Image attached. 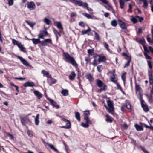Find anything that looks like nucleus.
Wrapping results in <instances>:
<instances>
[{"label": "nucleus", "mask_w": 153, "mask_h": 153, "mask_svg": "<svg viewBox=\"0 0 153 153\" xmlns=\"http://www.w3.org/2000/svg\"><path fill=\"white\" fill-rule=\"evenodd\" d=\"M97 85V86L100 88H101L98 91L99 92H101L102 91H104L107 88V86L101 80L97 79L96 80Z\"/></svg>", "instance_id": "obj_1"}, {"label": "nucleus", "mask_w": 153, "mask_h": 153, "mask_svg": "<svg viewBox=\"0 0 153 153\" xmlns=\"http://www.w3.org/2000/svg\"><path fill=\"white\" fill-rule=\"evenodd\" d=\"M148 76L150 85H153L150 91V93L153 94V71L152 70H148Z\"/></svg>", "instance_id": "obj_2"}, {"label": "nucleus", "mask_w": 153, "mask_h": 153, "mask_svg": "<svg viewBox=\"0 0 153 153\" xmlns=\"http://www.w3.org/2000/svg\"><path fill=\"white\" fill-rule=\"evenodd\" d=\"M107 103L109 108H108V112L112 114H113L114 111V108L113 102L110 100H108L107 101Z\"/></svg>", "instance_id": "obj_3"}, {"label": "nucleus", "mask_w": 153, "mask_h": 153, "mask_svg": "<svg viewBox=\"0 0 153 153\" xmlns=\"http://www.w3.org/2000/svg\"><path fill=\"white\" fill-rule=\"evenodd\" d=\"M71 2L75 4L76 5L80 6H82L83 7H84L87 6V3L86 2L83 3L82 1L81 0H71Z\"/></svg>", "instance_id": "obj_4"}, {"label": "nucleus", "mask_w": 153, "mask_h": 153, "mask_svg": "<svg viewBox=\"0 0 153 153\" xmlns=\"http://www.w3.org/2000/svg\"><path fill=\"white\" fill-rule=\"evenodd\" d=\"M20 121L22 125L25 126L28 123H31V121L30 119L27 116L20 117Z\"/></svg>", "instance_id": "obj_5"}, {"label": "nucleus", "mask_w": 153, "mask_h": 153, "mask_svg": "<svg viewBox=\"0 0 153 153\" xmlns=\"http://www.w3.org/2000/svg\"><path fill=\"white\" fill-rule=\"evenodd\" d=\"M64 60L66 62L71 64L76 67L78 66V65L74 59V58H64Z\"/></svg>", "instance_id": "obj_6"}, {"label": "nucleus", "mask_w": 153, "mask_h": 153, "mask_svg": "<svg viewBox=\"0 0 153 153\" xmlns=\"http://www.w3.org/2000/svg\"><path fill=\"white\" fill-rule=\"evenodd\" d=\"M48 33L46 30H41L38 36L39 38L43 39L44 36L48 35Z\"/></svg>", "instance_id": "obj_7"}, {"label": "nucleus", "mask_w": 153, "mask_h": 153, "mask_svg": "<svg viewBox=\"0 0 153 153\" xmlns=\"http://www.w3.org/2000/svg\"><path fill=\"white\" fill-rule=\"evenodd\" d=\"M118 24L120 27L123 29H126L127 28V26L124 22L122 21L120 19L118 20Z\"/></svg>", "instance_id": "obj_8"}, {"label": "nucleus", "mask_w": 153, "mask_h": 153, "mask_svg": "<svg viewBox=\"0 0 153 153\" xmlns=\"http://www.w3.org/2000/svg\"><path fill=\"white\" fill-rule=\"evenodd\" d=\"M27 7L30 10H34L36 8L35 3L33 1H31L28 3Z\"/></svg>", "instance_id": "obj_9"}, {"label": "nucleus", "mask_w": 153, "mask_h": 153, "mask_svg": "<svg viewBox=\"0 0 153 153\" xmlns=\"http://www.w3.org/2000/svg\"><path fill=\"white\" fill-rule=\"evenodd\" d=\"M47 80L50 85H51L52 84L56 83L57 81L55 79L52 77L51 75L49 76V79H48Z\"/></svg>", "instance_id": "obj_10"}, {"label": "nucleus", "mask_w": 153, "mask_h": 153, "mask_svg": "<svg viewBox=\"0 0 153 153\" xmlns=\"http://www.w3.org/2000/svg\"><path fill=\"white\" fill-rule=\"evenodd\" d=\"M48 101L50 104L54 107L56 109L59 108V106L57 105V103L51 99H49Z\"/></svg>", "instance_id": "obj_11"}, {"label": "nucleus", "mask_w": 153, "mask_h": 153, "mask_svg": "<svg viewBox=\"0 0 153 153\" xmlns=\"http://www.w3.org/2000/svg\"><path fill=\"white\" fill-rule=\"evenodd\" d=\"M110 79V81L114 83H117L118 79L116 74L112 75V76H111Z\"/></svg>", "instance_id": "obj_12"}, {"label": "nucleus", "mask_w": 153, "mask_h": 153, "mask_svg": "<svg viewBox=\"0 0 153 153\" xmlns=\"http://www.w3.org/2000/svg\"><path fill=\"white\" fill-rule=\"evenodd\" d=\"M33 93L38 99H40L42 97V94L38 91L34 90L33 91Z\"/></svg>", "instance_id": "obj_13"}, {"label": "nucleus", "mask_w": 153, "mask_h": 153, "mask_svg": "<svg viewBox=\"0 0 153 153\" xmlns=\"http://www.w3.org/2000/svg\"><path fill=\"white\" fill-rule=\"evenodd\" d=\"M83 114L84 115V119L85 120H90L89 116L90 115V112L89 110H86L84 111Z\"/></svg>", "instance_id": "obj_14"}, {"label": "nucleus", "mask_w": 153, "mask_h": 153, "mask_svg": "<svg viewBox=\"0 0 153 153\" xmlns=\"http://www.w3.org/2000/svg\"><path fill=\"white\" fill-rule=\"evenodd\" d=\"M23 86L25 87H33L35 86V85L33 82H27L23 84Z\"/></svg>", "instance_id": "obj_15"}, {"label": "nucleus", "mask_w": 153, "mask_h": 153, "mask_svg": "<svg viewBox=\"0 0 153 153\" xmlns=\"http://www.w3.org/2000/svg\"><path fill=\"white\" fill-rule=\"evenodd\" d=\"M19 59L21 62L22 63V64L28 66L30 67L31 65L28 62L23 58H18Z\"/></svg>", "instance_id": "obj_16"}, {"label": "nucleus", "mask_w": 153, "mask_h": 153, "mask_svg": "<svg viewBox=\"0 0 153 153\" xmlns=\"http://www.w3.org/2000/svg\"><path fill=\"white\" fill-rule=\"evenodd\" d=\"M86 123H82V126L83 127L88 128L89 126V124H92V123L90 120H85Z\"/></svg>", "instance_id": "obj_17"}, {"label": "nucleus", "mask_w": 153, "mask_h": 153, "mask_svg": "<svg viewBox=\"0 0 153 153\" xmlns=\"http://www.w3.org/2000/svg\"><path fill=\"white\" fill-rule=\"evenodd\" d=\"M144 103H145V102L141 103V106L144 111L145 112H147L149 110V108L146 104H144Z\"/></svg>", "instance_id": "obj_18"}, {"label": "nucleus", "mask_w": 153, "mask_h": 153, "mask_svg": "<svg viewBox=\"0 0 153 153\" xmlns=\"http://www.w3.org/2000/svg\"><path fill=\"white\" fill-rule=\"evenodd\" d=\"M61 119L63 121L65 122L66 124V126L69 127V128H71V124L69 120L66 119H65V118H62Z\"/></svg>", "instance_id": "obj_19"}, {"label": "nucleus", "mask_w": 153, "mask_h": 153, "mask_svg": "<svg viewBox=\"0 0 153 153\" xmlns=\"http://www.w3.org/2000/svg\"><path fill=\"white\" fill-rule=\"evenodd\" d=\"M76 74L74 71H72L71 72V74L69 76V79L71 81H73L74 80L76 76Z\"/></svg>", "instance_id": "obj_20"}, {"label": "nucleus", "mask_w": 153, "mask_h": 153, "mask_svg": "<svg viewBox=\"0 0 153 153\" xmlns=\"http://www.w3.org/2000/svg\"><path fill=\"white\" fill-rule=\"evenodd\" d=\"M86 77L90 82H91L94 80L93 77L90 73L86 74Z\"/></svg>", "instance_id": "obj_21"}, {"label": "nucleus", "mask_w": 153, "mask_h": 153, "mask_svg": "<svg viewBox=\"0 0 153 153\" xmlns=\"http://www.w3.org/2000/svg\"><path fill=\"white\" fill-rule=\"evenodd\" d=\"M18 47L19 48L20 51H21L25 52L26 50L25 48L24 47L23 45L20 43L18 45Z\"/></svg>", "instance_id": "obj_22"}, {"label": "nucleus", "mask_w": 153, "mask_h": 153, "mask_svg": "<svg viewBox=\"0 0 153 153\" xmlns=\"http://www.w3.org/2000/svg\"><path fill=\"white\" fill-rule=\"evenodd\" d=\"M42 73L43 74L44 76H45L47 79H49V76H51L49 74V73L48 72L46 71L45 70H42Z\"/></svg>", "instance_id": "obj_23"}, {"label": "nucleus", "mask_w": 153, "mask_h": 153, "mask_svg": "<svg viewBox=\"0 0 153 153\" xmlns=\"http://www.w3.org/2000/svg\"><path fill=\"white\" fill-rule=\"evenodd\" d=\"M75 117L76 119L79 122L81 121L80 117V113L78 112H75Z\"/></svg>", "instance_id": "obj_24"}, {"label": "nucleus", "mask_w": 153, "mask_h": 153, "mask_svg": "<svg viewBox=\"0 0 153 153\" xmlns=\"http://www.w3.org/2000/svg\"><path fill=\"white\" fill-rule=\"evenodd\" d=\"M87 52L89 55L90 56H92L93 55H95L93 49H89L88 50Z\"/></svg>", "instance_id": "obj_25"}, {"label": "nucleus", "mask_w": 153, "mask_h": 153, "mask_svg": "<svg viewBox=\"0 0 153 153\" xmlns=\"http://www.w3.org/2000/svg\"><path fill=\"white\" fill-rule=\"evenodd\" d=\"M40 38H39L37 39L33 38L31 39V40L33 44H37L40 43Z\"/></svg>", "instance_id": "obj_26"}, {"label": "nucleus", "mask_w": 153, "mask_h": 153, "mask_svg": "<svg viewBox=\"0 0 153 153\" xmlns=\"http://www.w3.org/2000/svg\"><path fill=\"white\" fill-rule=\"evenodd\" d=\"M134 126L136 129L138 131H140L143 130V128L142 126H140L138 124H135Z\"/></svg>", "instance_id": "obj_27"}, {"label": "nucleus", "mask_w": 153, "mask_h": 153, "mask_svg": "<svg viewBox=\"0 0 153 153\" xmlns=\"http://www.w3.org/2000/svg\"><path fill=\"white\" fill-rule=\"evenodd\" d=\"M39 115L38 114H37L36 115V118L35 119V124L36 125H38L39 123Z\"/></svg>", "instance_id": "obj_28"}, {"label": "nucleus", "mask_w": 153, "mask_h": 153, "mask_svg": "<svg viewBox=\"0 0 153 153\" xmlns=\"http://www.w3.org/2000/svg\"><path fill=\"white\" fill-rule=\"evenodd\" d=\"M47 144L52 149L54 150L55 152H58V150L57 149L55 148L53 145L48 143H47Z\"/></svg>", "instance_id": "obj_29"}, {"label": "nucleus", "mask_w": 153, "mask_h": 153, "mask_svg": "<svg viewBox=\"0 0 153 153\" xmlns=\"http://www.w3.org/2000/svg\"><path fill=\"white\" fill-rule=\"evenodd\" d=\"M25 22L28 25H29L32 28H33L34 26L36 24V23L35 22H30L28 20H26Z\"/></svg>", "instance_id": "obj_30"}, {"label": "nucleus", "mask_w": 153, "mask_h": 153, "mask_svg": "<svg viewBox=\"0 0 153 153\" xmlns=\"http://www.w3.org/2000/svg\"><path fill=\"white\" fill-rule=\"evenodd\" d=\"M57 27L59 29L62 30L63 29V27L62 26V25L60 22H56Z\"/></svg>", "instance_id": "obj_31"}, {"label": "nucleus", "mask_w": 153, "mask_h": 153, "mask_svg": "<svg viewBox=\"0 0 153 153\" xmlns=\"http://www.w3.org/2000/svg\"><path fill=\"white\" fill-rule=\"evenodd\" d=\"M76 12H72L70 14V17H71V20L72 21H74L75 19L73 18V17L76 16Z\"/></svg>", "instance_id": "obj_32"}, {"label": "nucleus", "mask_w": 153, "mask_h": 153, "mask_svg": "<svg viewBox=\"0 0 153 153\" xmlns=\"http://www.w3.org/2000/svg\"><path fill=\"white\" fill-rule=\"evenodd\" d=\"M105 117H106V119H105V121L107 122L112 123L113 121L112 119L110 117L108 114H106L105 115Z\"/></svg>", "instance_id": "obj_33"}, {"label": "nucleus", "mask_w": 153, "mask_h": 153, "mask_svg": "<svg viewBox=\"0 0 153 153\" xmlns=\"http://www.w3.org/2000/svg\"><path fill=\"white\" fill-rule=\"evenodd\" d=\"M61 94L64 96H67L68 95V90L64 89L62 90Z\"/></svg>", "instance_id": "obj_34"}, {"label": "nucleus", "mask_w": 153, "mask_h": 153, "mask_svg": "<svg viewBox=\"0 0 153 153\" xmlns=\"http://www.w3.org/2000/svg\"><path fill=\"white\" fill-rule=\"evenodd\" d=\"M127 58L128 59H127V60H128L127 62L124 65V68H126V67H128L129 66L130 63V62L131 61V58Z\"/></svg>", "instance_id": "obj_35"}, {"label": "nucleus", "mask_w": 153, "mask_h": 153, "mask_svg": "<svg viewBox=\"0 0 153 153\" xmlns=\"http://www.w3.org/2000/svg\"><path fill=\"white\" fill-rule=\"evenodd\" d=\"M135 89L136 91H139L141 89L140 85L139 84H137L136 82H135Z\"/></svg>", "instance_id": "obj_36"}, {"label": "nucleus", "mask_w": 153, "mask_h": 153, "mask_svg": "<svg viewBox=\"0 0 153 153\" xmlns=\"http://www.w3.org/2000/svg\"><path fill=\"white\" fill-rule=\"evenodd\" d=\"M120 7L121 8L123 9L124 7L125 2L123 0H119Z\"/></svg>", "instance_id": "obj_37"}, {"label": "nucleus", "mask_w": 153, "mask_h": 153, "mask_svg": "<svg viewBox=\"0 0 153 153\" xmlns=\"http://www.w3.org/2000/svg\"><path fill=\"white\" fill-rule=\"evenodd\" d=\"M132 18L131 19V20L134 24H136L137 22V18L136 17V16L135 17H134L133 16H132Z\"/></svg>", "instance_id": "obj_38"}, {"label": "nucleus", "mask_w": 153, "mask_h": 153, "mask_svg": "<svg viewBox=\"0 0 153 153\" xmlns=\"http://www.w3.org/2000/svg\"><path fill=\"white\" fill-rule=\"evenodd\" d=\"M139 97L138 98L140 101L141 103L144 102V100L143 99V95L140 92H139Z\"/></svg>", "instance_id": "obj_39"}, {"label": "nucleus", "mask_w": 153, "mask_h": 153, "mask_svg": "<svg viewBox=\"0 0 153 153\" xmlns=\"http://www.w3.org/2000/svg\"><path fill=\"white\" fill-rule=\"evenodd\" d=\"M91 30V29L88 28L86 30H83L82 31V34L84 35L85 34H87L88 33H89Z\"/></svg>", "instance_id": "obj_40"}, {"label": "nucleus", "mask_w": 153, "mask_h": 153, "mask_svg": "<svg viewBox=\"0 0 153 153\" xmlns=\"http://www.w3.org/2000/svg\"><path fill=\"white\" fill-rule=\"evenodd\" d=\"M142 1H143V7L144 8H147L148 6V3L147 0H142Z\"/></svg>", "instance_id": "obj_41"}, {"label": "nucleus", "mask_w": 153, "mask_h": 153, "mask_svg": "<svg viewBox=\"0 0 153 153\" xmlns=\"http://www.w3.org/2000/svg\"><path fill=\"white\" fill-rule=\"evenodd\" d=\"M111 25L113 27H116L117 25V22L116 20H114L112 21L111 22Z\"/></svg>", "instance_id": "obj_42"}, {"label": "nucleus", "mask_w": 153, "mask_h": 153, "mask_svg": "<svg viewBox=\"0 0 153 153\" xmlns=\"http://www.w3.org/2000/svg\"><path fill=\"white\" fill-rule=\"evenodd\" d=\"M126 73L125 72L121 76V79L123 80L124 82V84H125V81H126Z\"/></svg>", "instance_id": "obj_43"}, {"label": "nucleus", "mask_w": 153, "mask_h": 153, "mask_svg": "<svg viewBox=\"0 0 153 153\" xmlns=\"http://www.w3.org/2000/svg\"><path fill=\"white\" fill-rule=\"evenodd\" d=\"M12 42L13 44L14 45H16L18 46V45L20 42H19L18 41L15 39H13L12 40Z\"/></svg>", "instance_id": "obj_44"}, {"label": "nucleus", "mask_w": 153, "mask_h": 153, "mask_svg": "<svg viewBox=\"0 0 153 153\" xmlns=\"http://www.w3.org/2000/svg\"><path fill=\"white\" fill-rule=\"evenodd\" d=\"M82 14L84 16H85V17H86V18H87L88 19H93L92 16L91 15L89 14H88L86 13H82Z\"/></svg>", "instance_id": "obj_45"}, {"label": "nucleus", "mask_w": 153, "mask_h": 153, "mask_svg": "<svg viewBox=\"0 0 153 153\" xmlns=\"http://www.w3.org/2000/svg\"><path fill=\"white\" fill-rule=\"evenodd\" d=\"M97 69L98 71L100 72L102 71V70L103 69V68L102 66V65H100L97 66Z\"/></svg>", "instance_id": "obj_46"}, {"label": "nucleus", "mask_w": 153, "mask_h": 153, "mask_svg": "<svg viewBox=\"0 0 153 153\" xmlns=\"http://www.w3.org/2000/svg\"><path fill=\"white\" fill-rule=\"evenodd\" d=\"M147 62L148 63V65L149 68L150 69H152L153 67L152 65V62L150 60H147Z\"/></svg>", "instance_id": "obj_47"}, {"label": "nucleus", "mask_w": 153, "mask_h": 153, "mask_svg": "<svg viewBox=\"0 0 153 153\" xmlns=\"http://www.w3.org/2000/svg\"><path fill=\"white\" fill-rule=\"evenodd\" d=\"M106 60V58H99L98 61L99 63L100 62H104Z\"/></svg>", "instance_id": "obj_48"}, {"label": "nucleus", "mask_w": 153, "mask_h": 153, "mask_svg": "<svg viewBox=\"0 0 153 153\" xmlns=\"http://www.w3.org/2000/svg\"><path fill=\"white\" fill-rule=\"evenodd\" d=\"M126 107L128 109H130L131 108V105L129 102H127L126 103Z\"/></svg>", "instance_id": "obj_49"}, {"label": "nucleus", "mask_w": 153, "mask_h": 153, "mask_svg": "<svg viewBox=\"0 0 153 153\" xmlns=\"http://www.w3.org/2000/svg\"><path fill=\"white\" fill-rule=\"evenodd\" d=\"M94 34H95L94 37H95V39L97 40H99L100 39L99 34L97 32H95Z\"/></svg>", "instance_id": "obj_50"}, {"label": "nucleus", "mask_w": 153, "mask_h": 153, "mask_svg": "<svg viewBox=\"0 0 153 153\" xmlns=\"http://www.w3.org/2000/svg\"><path fill=\"white\" fill-rule=\"evenodd\" d=\"M99 63H97V61L94 59L92 62L91 64H92L94 66H96Z\"/></svg>", "instance_id": "obj_51"}, {"label": "nucleus", "mask_w": 153, "mask_h": 153, "mask_svg": "<svg viewBox=\"0 0 153 153\" xmlns=\"http://www.w3.org/2000/svg\"><path fill=\"white\" fill-rule=\"evenodd\" d=\"M7 136L9 137L10 139L12 140H13L14 139L13 136L10 133H7L6 134Z\"/></svg>", "instance_id": "obj_52"}, {"label": "nucleus", "mask_w": 153, "mask_h": 153, "mask_svg": "<svg viewBox=\"0 0 153 153\" xmlns=\"http://www.w3.org/2000/svg\"><path fill=\"white\" fill-rule=\"evenodd\" d=\"M63 54L64 57H71L68 53L63 52Z\"/></svg>", "instance_id": "obj_53"}, {"label": "nucleus", "mask_w": 153, "mask_h": 153, "mask_svg": "<svg viewBox=\"0 0 153 153\" xmlns=\"http://www.w3.org/2000/svg\"><path fill=\"white\" fill-rule=\"evenodd\" d=\"M44 22H45L48 25L50 24V20L46 18H45L44 19Z\"/></svg>", "instance_id": "obj_54"}, {"label": "nucleus", "mask_w": 153, "mask_h": 153, "mask_svg": "<svg viewBox=\"0 0 153 153\" xmlns=\"http://www.w3.org/2000/svg\"><path fill=\"white\" fill-rule=\"evenodd\" d=\"M85 60L86 62V65L88 64V63H89L90 64H91L90 63L91 60L90 58H85Z\"/></svg>", "instance_id": "obj_55"}, {"label": "nucleus", "mask_w": 153, "mask_h": 153, "mask_svg": "<svg viewBox=\"0 0 153 153\" xmlns=\"http://www.w3.org/2000/svg\"><path fill=\"white\" fill-rule=\"evenodd\" d=\"M136 17L139 20V21L140 22H141L144 19V18L143 17H140L138 16H136Z\"/></svg>", "instance_id": "obj_56"}, {"label": "nucleus", "mask_w": 153, "mask_h": 153, "mask_svg": "<svg viewBox=\"0 0 153 153\" xmlns=\"http://www.w3.org/2000/svg\"><path fill=\"white\" fill-rule=\"evenodd\" d=\"M44 41L45 43L48 42L51 44H52V40L50 39H46L44 40Z\"/></svg>", "instance_id": "obj_57"}, {"label": "nucleus", "mask_w": 153, "mask_h": 153, "mask_svg": "<svg viewBox=\"0 0 153 153\" xmlns=\"http://www.w3.org/2000/svg\"><path fill=\"white\" fill-rule=\"evenodd\" d=\"M115 84L117 85V89H118L120 90H121L122 89V87L120 86V85H119V84L117 82V83H116Z\"/></svg>", "instance_id": "obj_58"}, {"label": "nucleus", "mask_w": 153, "mask_h": 153, "mask_svg": "<svg viewBox=\"0 0 153 153\" xmlns=\"http://www.w3.org/2000/svg\"><path fill=\"white\" fill-rule=\"evenodd\" d=\"M108 73H109L110 74H112V75H114L116 74L115 69H113L112 71H109Z\"/></svg>", "instance_id": "obj_59"}, {"label": "nucleus", "mask_w": 153, "mask_h": 153, "mask_svg": "<svg viewBox=\"0 0 153 153\" xmlns=\"http://www.w3.org/2000/svg\"><path fill=\"white\" fill-rule=\"evenodd\" d=\"M141 150L143 151L144 153H148L149 152L147 150H146L144 147H141Z\"/></svg>", "instance_id": "obj_60"}, {"label": "nucleus", "mask_w": 153, "mask_h": 153, "mask_svg": "<svg viewBox=\"0 0 153 153\" xmlns=\"http://www.w3.org/2000/svg\"><path fill=\"white\" fill-rule=\"evenodd\" d=\"M77 71L78 72V75L77 76H81V71H79V68L77 69Z\"/></svg>", "instance_id": "obj_61"}, {"label": "nucleus", "mask_w": 153, "mask_h": 153, "mask_svg": "<svg viewBox=\"0 0 153 153\" xmlns=\"http://www.w3.org/2000/svg\"><path fill=\"white\" fill-rule=\"evenodd\" d=\"M102 3L106 4H107L108 1L107 0H100Z\"/></svg>", "instance_id": "obj_62"}, {"label": "nucleus", "mask_w": 153, "mask_h": 153, "mask_svg": "<svg viewBox=\"0 0 153 153\" xmlns=\"http://www.w3.org/2000/svg\"><path fill=\"white\" fill-rule=\"evenodd\" d=\"M104 45V47L106 48L107 49L108 48V45L105 42H104L103 43Z\"/></svg>", "instance_id": "obj_63"}, {"label": "nucleus", "mask_w": 153, "mask_h": 153, "mask_svg": "<svg viewBox=\"0 0 153 153\" xmlns=\"http://www.w3.org/2000/svg\"><path fill=\"white\" fill-rule=\"evenodd\" d=\"M13 0H9L8 1V4L9 5H12L13 4Z\"/></svg>", "instance_id": "obj_64"}]
</instances>
